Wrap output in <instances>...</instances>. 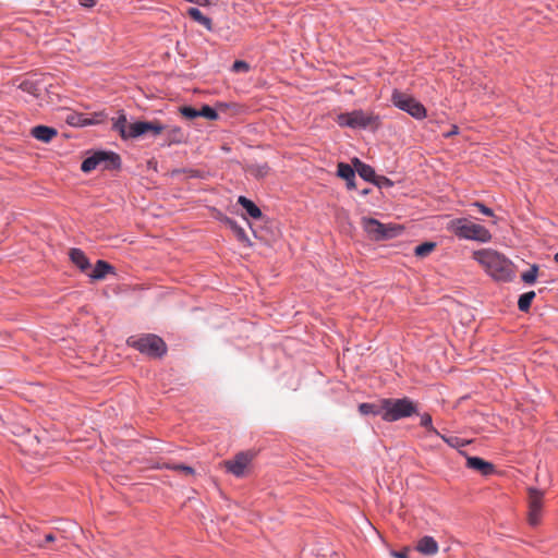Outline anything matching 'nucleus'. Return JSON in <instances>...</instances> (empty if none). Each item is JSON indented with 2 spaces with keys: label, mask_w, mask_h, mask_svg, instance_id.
I'll list each match as a JSON object with an SVG mask.
<instances>
[{
  "label": "nucleus",
  "mask_w": 558,
  "mask_h": 558,
  "mask_svg": "<svg viewBox=\"0 0 558 558\" xmlns=\"http://www.w3.org/2000/svg\"><path fill=\"white\" fill-rule=\"evenodd\" d=\"M473 258L485 267L487 275L495 281L511 282L515 278L512 262L495 250L475 251Z\"/></svg>",
  "instance_id": "nucleus-1"
},
{
  "label": "nucleus",
  "mask_w": 558,
  "mask_h": 558,
  "mask_svg": "<svg viewBox=\"0 0 558 558\" xmlns=\"http://www.w3.org/2000/svg\"><path fill=\"white\" fill-rule=\"evenodd\" d=\"M102 171H119L122 168L121 156L110 149L90 148L86 150V156L81 162V171L90 173L97 168Z\"/></svg>",
  "instance_id": "nucleus-2"
},
{
  "label": "nucleus",
  "mask_w": 558,
  "mask_h": 558,
  "mask_svg": "<svg viewBox=\"0 0 558 558\" xmlns=\"http://www.w3.org/2000/svg\"><path fill=\"white\" fill-rule=\"evenodd\" d=\"M335 121L340 128L376 132L380 128L381 117L373 111L366 112L362 109H354L338 113Z\"/></svg>",
  "instance_id": "nucleus-3"
},
{
  "label": "nucleus",
  "mask_w": 558,
  "mask_h": 558,
  "mask_svg": "<svg viewBox=\"0 0 558 558\" xmlns=\"http://www.w3.org/2000/svg\"><path fill=\"white\" fill-rule=\"evenodd\" d=\"M381 409L385 410L383 421L387 423H393L418 414L417 402L409 397L383 398Z\"/></svg>",
  "instance_id": "nucleus-4"
},
{
  "label": "nucleus",
  "mask_w": 558,
  "mask_h": 558,
  "mask_svg": "<svg viewBox=\"0 0 558 558\" xmlns=\"http://www.w3.org/2000/svg\"><path fill=\"white\" fill-rule=\"evenodd\" d=\"M448 230L460 240L478 243H488L492 240V233L488 229L464 217L452 219L448 225Z\"/></svg>",
  "instance_id": "nucleus-5"
},
{
  "label": "nucleus",
  "mask_w": 558,
  "mask_h": 558,
  "mask_svg": "<svg viewBox=\"0 0 558 558\" xmlns=\"http://www.w3.org/2000/svg\"><path fill=\"white\" fill-rule=\"evenodd\" d=\"M126 343L150 359H161L168 351L165 340L155 333H143L138 337L131 336Z\"/></svg>",
  "instance_id": "nucleus-6"
},
{
  "label": "nucleus",
  "mask_w": 558,
  "mask_h": 558,
  "mask_svg": "<svg viewBox=\"0 0 558 558\" xmlns=\"http://www.w3.org/2000/svg\"><path fill=\"white\" fill-rule=\"evenodd\" d=\"M362 225L364 231L371 240L381 242L398 238L403 234L404 227L398 223H383L373 217H363Z\"/></svg>",
  "instance_id": "nucleus-7"
},
{
  "label": "nucleus",
  "mask_w": 558,
  "mask_h": 558,
  "mask_svg": "<svg viewBox=\"0 0 558 558\" xmlns=\"http://www.w3.org/2000/svg\"><path fill=\"white\" fill-rule=\"evenodd\" d=\"M111 130L119 134L123 142L136 141L143 137L142 120L132 118L128 120V116L123 109L118 111L117 117L111 119Z\"/></svg>",
  "instance_id": "nucleus-8"
},
{
  "label": "nucleus",
  "mask_w": 558,
  "mask_h": 558,
  "mask_svg": "<svg viewBox=\"0 0 558 558\" xmlns=\"http://www.w3.org/2000/svg\"><path fill=\"white\" fill-rule=\"evenodd\" d=\"M390 101L397 109L408 113L415 120L420 121L427 117L425 106L410 94L393 89Z\"/></svg>",
  "instance_id": "nucleus-9"
},
{
  "label": "nucleus",
  "mask_w": 558,
  "mask_h": 558,
  "mask_svg": "<svg viewBox=\"0 0 558 558\" xmlns=\"http://www.w3.org/2000/svg\"><path fill=\"white\" fill-rule=\"evenodd\" d=\"M255 453L251 451H241L234 456L232 460L226 461L227 472L233 474L235 477H242L245 474V469L253 460Z\"/></svg>",
  "instance_id": "nucleus-10"
},
{
  "label": "nucleus",
  "mask_w": 558,
  "mask_h": 558,
  "mask_svg": "<svg viewBox=\"0 0 558 558\" xmlns=\"http://www.w3.org/2000/svg\"><path fill=\"white\" fill-rule=\"evenodd\" d=\"M544 493L536 488H529V521L531 525H537L539 521V514L542 511V500Z\"/></svg>",
  "instance_id": "nucleus-11"
},
{
  "label": "nucleus",
  "mask_w": 558,
  "mask_h": 558,
  "mask_svg": "<svg viewBox=\"0 0 558 558\" xmlns=\"http://www.w3.org/2000/svg\"><path fill=\"white\" fill-rule=\"evenodd\" d=\"M465 457V466L470 470L478 472L483 476H488L495 472V465L477 456H469L465 451H460Z\"/></svg>",
  "instance_id": "nucleus-12"
},
{
  "label": "nucleus",
  "mask_w": 558,
  "mask_h": 558,
  "mask_svg": "<svg viewBox=\"0 0 558 558\" xmlns=\"http://www.w3.org/2000/svg\"><path fill=\"white\" fill-rule=\"evenodd\" d=\"M90 271L86 276L92 281L104 280L108 275H116V268L105 259H98L96 264L89 269Z\"/></svg>",
  "instance_id": "nucleus-13"
},
{
  "label": "nucleus",
  "mask_w": 558,
  "mask_h": 558,
  "mask_svg": "<svg viewBox=\"0 0 558 558\" xmlns=\"http://www.w3.org/2000/svg\"><path fill=\"white\" fill-rule=\"evenodd\" d=\"M236 204L240 205L244 209L247 217H250L254 220H259V221L267 220V218L263 214L262 209L251 198H248L244 195H240L238 197Z\"/></svg>",
  "instance_id": "nucleus-14"
},
{
  "label": "nucleus",
  "mask_w": 558,
  "mask_h": 558,
  "mask_svg": "<svg viewBox=\"0 0 558 558\" xmlns=\"http://www.w3.org/2000/svg\"><path fill=\"white\" fill-rule=\"evenodd\" d=\"M165 141L161 144L162 147H170L172 145H180L186 142V135L181 126L173 125L167 126L165 130Z\"/></svg>",
  "instance_id": "nucleus-15"
},
{
  "label": "nucleus",
  "mask_w": 558,
  "mask_h": 558,
  "mask_svg": "<svg viewBox=\"0 0 558 558\" xmlns=\"http://www.w3.org/2000/svg\"><path fill=\"white\" fill-rule=\"evenodd\" d=\"M31 135L35 140L48 144L58 135V130L53 126L37 124L31 129Z\"/></svg>",
  "instance_id": "nucleus-16"
},
{
  "label": "nucleus",
  "mask_w": 558,
  "mask_h": 558,
  "mask_svg": "<svg viewBox=\"0 0 558 558\" xmlns=\"http://www.w3.org/2000/svg\"><path fill=\"white\" fill-rule=\"evenodd\" d=\"M70 260L85 275L92 268V264L85 252L78 247H72L69 251Z\"/></svg>",
  "instance_id": "nucleus-17"
},
{
  "label": "nucleus",
  "mask_w": 558,
  "mask_h": 558,
  "mask_svg": "<svg viewBox=\"0 0 558 558\" xmlns=\"http://www.w3.org/2000/svg\"><path fill=\"white\" fill-rule=\"evenodd\" d=\"M19 89L29 94L34 98H39L43 90H48L47 87L44 86L41 78H25L19 84Z\"/></svg>",
  "instance_id": "nucleus-18"
},
{
  "label": "nucleus",
  "mask_w": 558,
  "mask_h": 558,
  "mask_svg": "<svg viewBox=\"0 0 558 558\" xmlns=\"http://www.w3.org/2000/svg\"><path fill=\"white\" fill-rule=\"evenodd\" d=\"M351 162L353 166H355L356 173L360 175V178L362 180H364L365 182L372 183V184L374 183V181L377 177V173L371 165L365 163L357 157H353L351 159Z\"/></svg>",
  "instance_id": "nucleus-19"
},
{
  "label": "nucleus",
  "mask_w": 558,
  "mask_h": 558,
  "mask_svg": "<svg viewBox=\"0 0 558 558\" xmlns=\"http://www.w3.org/2000/svg\"><path fill=\"white\" fill-rule=\"evenodd\" d=\"M415 549L422 555L433 556L438 553L439 546L433 536L424 535L417 541Z\"/></svg>",
  "instance_id": "nucleus-20"
},
{
  "label": "nucleus",
  "mask_w": 558,
  "mask_h": 558,
  "mask_svg": "<svg viewBox=\"0 0 558 558\" xmlns=\"http://www.w3.org/2000/svg\"><path fill=\"white\" fill-rule=\"evenodd\" d=\"M142 134L143 137L145 135H150L156 137L160 135L165 130H167V125L161 123L159 120H142Z\"/></svg>",
  "instance_id": "nucleus-21"
},
{
  "label": "nucleus",
  "mask_w": 558,
  "mask_h": 558,
  "mask_svg": "<svg viewBox=\"0 0 558 558\" xmlns=\"http://www.w3.org/2000/svg\"><path fill=\"white\" fill-rule=\"evenodd\" d=\"M357 409L360 414L364 416H380L383 418V415H385V410L381 409V399L379 400V403H360Z\"/></svg>",
  "instance_id": "nucleus-22"
},
{
  "label": "nucleus",
  "mask_w": 558,
  "mask_h": 558,
  "mask_svg": "<svg viewBox=\"0 0 558 558\" xmlns=\"http://www.w3.org/2000/svg\"><path fill=\"white\" fill-rule=\"evenodd\" d=\"M187 15L196 23L203 25L207 31H213V21L210 17L203 14V12L196 8L191 7L187 9Z\"/></svg>",
  "instance_id": "nucleus-23"
},
{
  "label": "nucleus",
  "mask_w": 558,
  "mask_h": 558,
  "mask_svg": "<svg viewBox=\"0 0 558 558\" xmlns=\"http://www.w3.org/2000/svg\"><path fill=\"white\" fill-rule=\"evenodd\" d=\"M228 228L233 232L236 241L240 242L243 246H253V243L246 234L244 228H242L236 220H234Z\"/></svg>",
  "instance_id": "nucleus-24"
},
{
  "label": "nucleus",
  "mask_w": 558,
  "mask_h": 558,
  "mask_svg": "<svg viewBox=\"0 0 558 558\" xmlns=\"http://www.w3.org/2000/svg\"><path fill=\"white\" fill-rule=\"evenodd\" d=\"M336 175L345 181L356 175V168L355 166L352 165V162L348 163L344 161H340L337 165Z\"/></svg>",
  "instance_id": "nucleus-25"
},
{
  "label": "nucleus",
  "mask_w": 558,
  "mask_h": 558,
  "mask_svg": "<svg viewBox=\"0 0 558 558\" xmlns=\"http://www.w3.org/2000/svg\"><path fill=\"white\" fill-rule=\"evenodd\" d=\"M65 123L72 128H85L87 126L86 114L72 111L65 117Z\"/></svg>",
  "instance_id": "nucleus-26"
},
{
  "label": "nucleus",
  "mask_w": 558,
  "mask_h": 558,
  "mask_svg": "<svg viewBox=\"0 0 558 558\" xmlns=\"http://www.w3.org/2000/svg\"><path fill=\"white\" fill-rule=\"evenodd\" d=\"M535 296H536V293L533 290L520 294L518 298L519 311H521L523 313H527L531 308L532 302L535 299Z\"/></svg>",
  "instance_id": "nucleus-27"
},
{
  "label": "nucleus",
  "mask_w": 558,
  "mask_h": 558,
  "mask_svg": "<svg viewBox=\"0 0 558 558\" xmlns=\"http://www.w3.org/2000/svg\"><path fill=\"white\" fill-rule=\"evenodd\" d=\"M437 436L440 437L449 447L458 449L459 452L463 451L462 448L470 444V440L458 436H446L440 433Z\"/></svg>",
  "instance_id": "nucleus-28"
},
{
  "label": "nucleus",
  "mask_w": 558,
  "mask_h": 558,
  "mask_svg": "<svg viewBox=\"0 0 558 558\" xmlns=\"http://www.w3.org/2000/svg\"><path fill=\"white\" fill-rule=\"evenodd\" d=\"M436 247L433 241H424L414 247V255L418 258H424L429 255Z\"/></svg>",
  "instance_id": "nucleus-29"
},
{
  "label": "nucleus",
  "mask_w": 558,
  "mask_h": 558,
  "mask_svg": "<svg viewBox=\"0 0 558 558\" xmlns=\"http://www.w3.org/2000/svg\"><path fill=\"white\" fill-rule=\"evenodd\" d=\"M538 266L533 264L527 270L521 274V280L529 286H533L538 277Z\"/></svg>",
  "instance_id": "nucleus-30"
},
{
  "label": "nucleus",
  "mask_w": 558,
  "mask_h": 558,
  "mask_svg": "<svg viewBox=\"0 0 558 558\" xmlns=\"http://www.w3.org/2000/svg\"><path fill=\"white\" fill-rule=\"evenodd\" d=\"M201 117L205 118L209 121H217L219 119V112L216 107H213L208 104H203L199 108Z\"/></svg>",
  "instance_id": "nucleus-31"
},
{
  "label": "nucleus",
  "mask_w": 558,
  "mask_h": 558,
  "mask_svg": "<svg viewBox=\"0 0 558 558\" xmlns=\"http://www.w3.org/2000/svg\"><path fill=\"white\" fill-rule=\"evenodd\" d=\"M108 114L105 111H97L86 114L87 126L99 125L107 121Z\"/></svg>",
  "instance_id": "nucleus-32"
},
{
  "label": "nucleus",
  "mask_w": 558,
  "mask_h": 558,
  "mask_svg": "<svg viewBox=\"0 0 558 558\" xmlns=\"http://www.w3.org/2000/svg\"><path fill=\"white\" fill-rule=\"evenodd\" d=\"M180 114L186 120H194L201 117L199 109L191 105H183L179 108Z\"/></svg>",
  "instance_id": "nucleus-33"
},
{
  "label": "nucleus",
  "mask_w": 558,
  "mask_h": 558,
  "mask_svg": "<svg viewBox=\"0 0 558 558\" xmlns=\"http://www.w3.org/2000/svg\"><path fill=\"white\" fill-rule=\"evenodd\" d=\"M421 418L420 425L424 427L428 433H433L435 435H439V432L433 425L432 415L428 413L417 414Z\"/></svg>",
  "instance_id": "nucleus-34"
},
{
  "label": "nucleus",
  "mask_w": 558,
  "mask_h": 558,
  "mask_svg": "<svg viewBox=\"0 0 558 558\" xmlns=\"http://www.w3.org/2000/svg\"><path fill=\"white\" fill-rule=\"evenodd\" d=\"M373 185L377 186L378 189H390L395 185V183L388 177L377 174Z\"/></svg>",
  "instance_id": "nucleus-35"
},
{
  "label": "nucleus",
  "mask_w": 558,
  "mask_h": 558,
  "mask_svg": "<svg viewBox=\"0 0 558 558\" xmlns=\"http://www.w3.org/2000/svg\"><path fill=\"white\" fill-rule=\"evenodd\" d=\"M470 206L476 208L478 210V213H481L484 216H487V217L495 216L494 210L482 202L475 201V202L471 203Z\"/></svg>",
  "instance_id": "nucleus-36"
},
{
  "label": "nucleus",
  "mask_w": 558,
  "mask_h": 558,
  "mask_svg": "<svg viewBox=\"0 0 558 558\" xmlns=\"http://www.w3.org/2000/svg\"><path fill=\"white\" fill-rule=\"evenodd\" d=\"M250 69V63L244 60H235L231 66V71L234 73H247Z\"/></svg>",
  "instance_id": "nucleus-37"
},
{
  "label": "nucleus",
  "mask_w": 558,
  "mask_h": 558,
  "mask_svg": "<svg viewBox=\"0 0 558 558\" xmlns=\"http://www.w3.org/2000/svg\"><path fill=\"white\" fill-rule=\"evenodd\" d=\"M185 174L190 179H206V173L203 170L194 169V168H185Z\"/></svg>",
  "instance_id": "nucleus-38"
},
{
  "label": "nucleus",
  "mask_w": 558,
  "mask_h": 558,
  "mask_svg": "<svg viewBox=\"0 0 558 558\" xmlns=\"http://www.w3.org/2000/svg\"><path fill=\"white\" fill-rule=\"evenodd\" d=\"M171 469L174 470V471L183 472V473L189 474V475H193L195 473V470L191 465H187V464H184V463L173 464L171 466Z\"/></svg>",
  "instance_id": "nucleus-39"
},
{
  "label": "nucleus",
  "mask_w": 558,
  "mask_h": 558,
  "mask_svg": "<svg viewBox=\"0 0 558 558\" xmlns=\"http://www.w3.org/2000/svg\"><path fill=\"white\" fill-rule=\"evenodd\" d=\"M215 218L220 222L222 223L223 226H226L227 228L234 221L233 218L227 216L226 214H223L222 211L220 210H217V214L215 215Z\"/></svg>",
  "instance_id": "nucleus-40"
},
{
  "label": "nucleus",
  "mask_w": 558,
  "mask_h": 558,
  "mask_svg": "<svg viewBox=\"0 0 558 558\" xmlns=\"http://www.w3.org/2000/svg\"><path fill=\"white\" fill-rule=\"evenodd\" d=\"M268 171H269V166L267 163H263V165L257 166L255 175L258 178H263L268 173Z\"/></svg>",
  "instance_id": "nucleus-41"
},
{
  "label": "nucleus",
  "mask_w": 558,
  "mask_h": 558,
  "mask_svg": "<svg viewBox=\"0 0 558 558\" xmlns=\"http://www.w3.org/2000/svg\"><path fill=\"white\" fill-rule=\"evenodd\" d=\"M97 3V0H78V4L83 8L90 9L95 7Z\"/></svg>",
  "instance_id": "nucleus-42"
},
{
  "label": "nucleus",
  "mask_w": 558,
  "mask_h": 558,
  "mask_svg": "<svg viewBox=\"0 0 558 558\" xmlns=\"http://www.w3.org/2000/svg\"><path fill=\"white\" fill-rule=\"evenodd\" d=\"M390 554L395 558H409L407 549H403V550H391Z\"/></svg>",
  "instance_id": "nucleus-43"
},
{
  "label": "nucleus",
  "mask_w": 558,
  "mask_h": 558,
  "mask_svg": "<svg viewBox=\"0 0 558 558\" xmlns=\"http://www.w3.org/2000/svg\"><path fill=\"white\" fill-rule=\"evenodd\" d=\"M215 107H216L217 111L223 112V111L228 110L229 108H231V104L225 102V101H218V102H216Z\"/></svg>",
  "instance_id": "nucleus-44"
},
{
  "label": "nucleus",
  "mask_w": 558,
  "mask_h": 558,
  "mask_svg": "<svg viewBox=\"0 0 558 558\" xmlns=\"http://www.w3.org/2000/svg\"><path fill=\"white\" fill-rule=\"evenodd\" d=\"M345 187L350 191L356 189V175L345 180Z\"/></svg>",
  "instance_id": "nucleus-45"
},
{
  "label": "nucleus",
  "mask_w": 558,
  "mask_h": 558,
  "mask_svg": "<svg viewBox=\"0 0 558 558\" xmlns=\"http://www.w3.org/2000/svg\"><path fill=\"white\" fill-rule=\"evenodd\" d=\"M244 220L247 222L250 229L252 230V233L254 235L255 239H259V240H263V235L259 234V232L257 231V229L254 227V225H252L247 219L246 217H243Z\"/></svg>",
  "instance_id": "nucleus-46"
},
{
  "label": "nucleus",
  "mask_w": 558,
  "mask_h": 558,
  "mask_svg": "<svg viewBox=\"0 0 558 558\" xmlns=\"http://www.w3.org/2000/svg\"><path fill=\"white\" fill-rule=\"evenodd\" d=\"M56 541V535L53 533H48L45 535L44 542L39 544L40 547H45L46 543H52Z\"/></svg>",
  "instance_id": "nucleus-47"
},
{
  "label": "nucleus",
  "mask_w": 558,
  "mask_h": 558,
  "mask_svg": "<svg viewBox=\"0 0 558 558\" xmlns=\"http://www.w3.org/2000/svg\"><path fill=\"white\" fill-rule=\"evenodd\" d=\"M457 134H459V128H458V125L453 124V125H451L450 131H448L445 134V137L448 138V137H451V136L457 135Z\"/></svg>",
  "instance_id": "nucleus-48"
},
{
  "label": "nucleus",
  "mask_w": 558,
  "mask_h": 558,
  "mask_svg": "<svg viewBox=\"0 0 558 558\" xmlns=\"http://www.w3.org/2000/svg\"><path fill=\"white\" fill-rule=\"evenodd\" d=\"M182 173H185V168H175L171 170L170 175L171 178H178Z\"/></svg>",
  "instance_id": "nucleus-49"
},
{
  "label": "nucleus",
  "mask_w": 558,
  "mask_h": 558,
  "mask_svg": "<svg viewBox=\"0 0 558 558\" xmlns=\"http://www.w3.org/2000/svg\"><path fill=\"white\" fill-rule=\"evenodd\" d=\"M371 192H372V190H371L369 187H365V189H363V190H361V191H360V194H361L362 196H366V195H368Z\"/></svg>",
  "instance_id": "nucleus-50"
},
{
  "label": "nucleus",
  "mask_w": 558,
  "mask_h": 558,
  "mask_svg": "<svg viewBox=\"0 0 558 558\" xmlns=\"http://www.w3.org/2000/svg\"><path fill=\"white\" fill-rule=\"evenodd\" d=\"M554 260L558 264V252L554 255Z\"/></svg>",
  "instance_id": "nucleus-51"
}]
</instances>
